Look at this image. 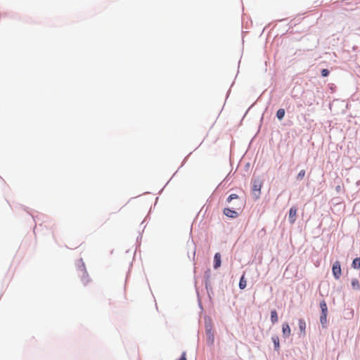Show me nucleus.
I'll return each mask as SVG.
<instances>
[{"mask_svg":"<svg viewBox=\"0 0 360 360\" xmlns=\"http://www.w3.org/2000/svg\"><path fill=\"white\" fill-rule=\"evenodd\" d=\"M78 276L81 278V281L84 285H86L90 282L89 274L82 262L78 266Z\"/></svg>","mask_w":360,"mask_h":360,"instance_id":"1","label":"nucleus"},{"mask_svg":"<svg viewBox=\"0 0 360 360\" xmlns=\"http://www.w3.org/2000/svg\"><path fill=\"white\" fill-rule=\"evenodd\" d=\"M333 275L335 277V279H339L341 274H342V270H341V265L339 261H336L332 268Z\"/></svg>","mask_w":360,"mask_h":360,"instance_id":"2","label":"nucleus"},{"mask_svg":"<svg viewBox=\"0 0 360 360\" xmlns=\"http://www.w3.org/2000/svg\"><path fill=\"white\" fill-rule=\"evenodd\" d=\"M223 213L229 218H236L238 216V212L236 210L230 208H224Z\"/></svg>","mask_w":360,"mask_h":360,"instance_id":"3","label":"nucleus"},{"mask_svg":"<svg viewBox=\"0 0 360 360\" xmlns=\"http://www.w3.org/2000/svg\"><path fill=\"white\" fill-rule=\"evenodd\" d=\"M297 209L295 207H292L289 211V221L291 224H294L296 219Z\"/></svg>","mask_w":360,"mask_h":360,"instance_id":"4","label":"nucleus"},{"mask_svg":"<svg viewBox=\"0 0 360 360\" xmlns=\"http://www.w3.org/2000/svg\"><path fill=\"white\" fill-rule=\"evenodd\" d=\"M282 333L284 338H288L291 334V330L288 323H284L282 326Z\"/></svg>","mask_w":360,"mask_h":360,"instance_id":"5","label":"nucleus"},{"mask_svg":"<svg viewBox=\"0 0 360 360\" xmlns=\"http://www.w3.org/2000/svg\"><path fill=\"white\" fill-rule=\"evenodd\" d=\"M214 268L217 269L221 266V255L219 252H217L214 255Z\"/></svg>","mask_w":360,"mask_h":360,"instance_id":"6","label":"nucleus"},{"mask_svg":"<svg viewBox=\"0 0 360 360\" xmlns=\"http://www.w3.org/2000/svg\"><path fill=\"white\" fill-rule=\"evenodd\" d=\"M298 324H299V328L300 330L301 333L302 334V335H305L306 323H305L304 320L302 319H300Z\"/></svg>","mask_w":360,"mask_h":360,"instance_id":"7","label":"nucleus"},{"mask_svg":"<svg viewBox=\"0 0 360 360\" xmlns=\"http://www.w3.org/2000/svg\"><path fill=\"white\" fill-rule=\"evenodd\" d=\"M271 340L274 345V349L277 351L280 349V344H279V338L277 335H274L271 338Z\"/></svg>","mask_w":360,"mask_h":360,"instance_id":"8","label":"nucleus"},{"mask_svg":"<svg viewBox=\"0 0 360 360\" xmlns=\"http://www.w3.org/2000/svg\"><path fill=\"white\" fill-rule=\"evenodd\" d=\"M320 307L321 309V314H328V307L325 300H322L320 302Z\"/></svg>","mask_w":360,"mask_h":360,"instance_id":"9","label":"nucleus"},{"mask_svg":"<svg viewBox=\"0 0 360 360\" xmlns=\"http://www.w3.org/2000/svg\"><path fill=\"white\" fill-rule=\"evenodd\" d=\"M278 314L276 310H273L271 312V321L273 324L276 323L278 321Z\"/></svg>","mask_w":360,"mask_h":360,"instance_id":"10","label":"nucleus"},{"mask_svg":"<svg viewBox=\"0 0 360 360\" xmlns=\"http://www.w3.org/2000/svg\"><path fill=\"white\" fill-rule=\"evenodd\" d=\"M246 285H247V281H246V280L245 278L244 275H243L242 277L240 279L239 288L240 289H244L246 287Z\"/></svg>","mask_w":360,"mask_h":360,"instance_id":"11","label":"nucleus"},{"mask_svg":"<svg viewBox=\"0 0 360 360\" xmlns=\"http://www.w3.org/2000/svg\"><path fill=\"white\" fill-rule=\"evenodd\" d=\"M285 116V110L283 108H280L276 112V117L278 120H282Z\"/></svg>","mask_w":360,"mask_h":360,"instance_id":"12","label":"nucleus"},{"mask_svg":"<svg viewBox=\"0 0 360 360\" xmlns=\"http://www.w3.org/2000/svg\"><path fill=\"white\" fill-rule=\"evenodd\" d=\"M352 266L354 269H360V258H355L352 262Z\"/></svg>","mask_w":360,"mask_h":360,"instance_id":"13","label":"nucleus"},{"mask_svg":"<svg viewBox=\"0 0 360 360\" xmlns=\"http://www.w3.org/2000/svg\"><path fill=\"white\" fill-rule=\"evenodd\" d=\"M352 286L354 290H359L360 289V284L359 283V281L356 278H354L352 281Z\"/></svg>","mask_w":360,"mask_h":360,"instance_id":"14","label":"nucleus"},{"mask_svg":"<svg viewBox=\"0 0 360 360\" xmlns=\"http://www.w3.org/2000/svg\"><path fill=\"white\" fill-rule=\"evenodd\" d=\"M327 315L328 314H321L320 316V321L323 327H326L327 323Z\"/></svg>","mask_w":360,"mask_h":360,"instance_id":"15","label":"nucleus"},{"mask_svg":"<svg viewBox=\"0 0 360 360\" xmlns=\"http://www.w3.org/2000/svg\"><path fill=\"white\" fill-rule=\"evenodd\" d=\"M305 170L304 169H302L299 173L297 175V180H302L303 179V178L305 176Z\"/></svg>","mask_w":360,"mask_h":360,"instance_id":"16","label":"nucleus"},{"mask_svg":"<svg viewBox=\"0 0 360 360\" xmlns=\"http://www.w3.org/2000/svg\"><path fill=\"white\" fill-rule=\"evenodd\" d=\"M238 199V195L236 194H231L227 198V202H230L232 200Z\"/></svg>","mask_w":360,"mask_h":360,"instance_id":"17","label":"nucleus"},{"mask_svg":"<svg viewBox=\"0 0 360 360\" xmlns=\"http://www.w3.org/2000/svg\"><path fill=\"white\" fill-rule=\"evenodd\" d=\"M329 75V71L327 69H323L321 70V75L323 77H327Z\"/></svg>","mask_w":360,"mask_h":360,"instance_id":"18","label":"nucleus"},{"mask_svg":"<svg viewBox=\"0 0 360 360\" xmlns=\"http://www.w3.org/2000/svg\"><path fill=\"white\" fill-rule=\"evenodd\" d=\"M260 187H261V186H260V185H259V186H257V185H256V184H254V190H255V191H256V190H257V191H259V190H260Z\"/></svg>","mask_w":360,"mask_h":360,"instance_id":"19","label":"nucleus"},{"mask_svg":"<svg viewBox=\"0 0 360 360\" xmlns=\"http://www.w3.org/2000/svg\"><path fill=\"white\" fill-rule=\"evenodd\" d=\"M179 360H186V353H185V352H184V353L182 354V356H181V357L180 358V359H179Z\"/></svg>","mask_w":360,"mask_h":360,"instance_id":"20","label":"nucleus"},{"mask_svg":"<svg viewBox=\"0 0 360 360\" xmlns=\"http://www.w3.org/2000/svg\"><path fill=\"white\" fill-rule=\"evenodd\" d=\"M340 188H341L340 186H338L336 187V191H339L340 190Z\"/></svg>","mask_w":360,"mask_h":360,"instance_id":"21","label":"nucleus"}]
</instances>
